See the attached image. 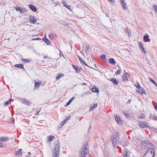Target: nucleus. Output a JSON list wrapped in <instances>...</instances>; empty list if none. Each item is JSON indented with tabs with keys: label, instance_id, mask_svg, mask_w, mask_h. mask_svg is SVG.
Instances as JSON below:
<instances>
[{
	"label": "nucleus",
	"instance_id": "nucleus-1",
	"mask_svg": "<svg viewBox=\"0 0 157 157\" xmlns=\"http://www.w3.org/2000/svg\"><path fill=\"white\" fill-rule=\"evenodd\" d=\"M119 139V134L117 132L113 134L112 138V144L113 146L116 145Z\"/></svg>",
	"mask_w": 157,
	"mask_h": 157
},
{
	"label": "nucleus",
	"instance_id": "nucleus-2",
	"mask_svg": "<svg viewBox=\"0 0 157 157\" xmlns=\"http://www.w3.org/2000/svg\"><path fill=\"white\" fill-rule=\"evenodd\" d=\"M155 152V150L153 148H149L144 155V157H154Z\"/></svg>",
	"mask_w": 157,
	"mask_h": 157
},
{
	"label": "nucleus",
	"instance_id": "nucleus-3",
	"mask_svg": "<svg viewBox=\"0 0 157 157\" xmlns=\"http://www.w3.org/2000/svg\"><path fill=\"white\" fill-rule=\"evenodd\" d=\"M86 147V146H83L82 149L79 152L80 157H86L87 154L88 152L87 149Z\"/></svg>",
	"mask_w": 157,
	"mask_h": 157
},
{
	"label": "nucleus",
	"instance_id": "nucleus-4",
	"mask_svg": "<svg viewBox=\"0 0 157 157\" xmlns=\"http://www.w3.org/2000/svg\"><path fill=\"white\" fill-rule=\"evenodd\" d=\"M59 144H57L55 146L54 152L53 155V157H59Z\"/></svg>",
	"mask_w": 157,
	"mask_h": 157
},
{
	"label": "nucleus",
	"instance_id": "nucleus-5",
	"mask_svg": "<svg viewBox=\"0 0 157 157\" xmlns=\"http://www.w3.org/2000/svg\"><path fill=\"white\" fill-rule=\"evenodd\" d=\"M138 44L139 45V47L142 52L144 53H146L147 52L144 48V44L140 41L139 42Z\"/></svg>",
	"mask_w": 157,
	"mask_h": 157
},
{
	"label": "nucleus",
	"instance_id": "nucleus-6",
	"mask_svg": "<svg viewBox=\"0 0 157 157\" xmlns=\"http://www.w3.org/2000/svg\"><path fill=\"white\" fill-rule=\"evenodd\" d=\"M80 54L82 55L83 56H84V54L83 53V52H82V51L80 52V53L79 54V55H78L79 59L81 63H83L86 65L87 66V65L86 63L84 61L82 60V59L81 58V57L80 56Z\"/></svg>",
	"mask_w": 157,
	"mask_h": 157
},
{
	"label": "nucleus",
	"instance_id": "nucleus-7",
	"mask_svg": "<svg viewBox=\"0 0 157 157\" xmlns=\"http://www.w3.org/2000/svg\"><path fill=\"white\" fill-rule=\"evenodd\" d=\"M139 125H140V126L142 128L147 127H148V125L147 123L145 121L140 122L139 123Z\"/></svg>",
	"mask_w": 157,
	"mask_h": 157
},
{
	"label": "nucleus",
	"instance_id": "nucleus-8",
	"mask_svg": "<svg viewBox=\"0 0 157 157\" xmlns=\"http://www.w3.org/2000/svg\"><path fill=\"white\" fill-rule=\"evenodd\" d=\"M129 74L127 73H125L123 75V80L124 81L127 82L128 81V78L129 76Z\"/></svg>",
	"mask_w": 157,
	"mask_h": 157
},
{
	"label": "nucleus",
	"instance_id": "nucleus-9",
	"mask_svg": "<svg viewBox=\"0 0 157 157\" xmlns=\"http://www.w3.org/2000/svg\"><path fill=\"white\" fill-rule=\"evenodd\" d=\"M29 18L30 21L32 23L34 24L36 22V19L35 17L34 16L32 15H30V16Z\"/></svg>",
	"mask_w": 157,
	"mask_h": 157
},
{
	"label": "nucleus",
	"instance_id": "nucleus-10",
	"mask_svg": "<svg viewBox=\"0 0 157 157\" xmlns=\"http://www.w3.org/2000/svg\"><path fill=\"white\" fill-rule=\"evenodd\" d=\"M144 40V41L145 42H150V39L149 38V35L147 34H146L143 37Z\"/></svg>",
	"mask_w": 157,
	"mask_h": 157
},
{
	"label": "nucleus",
	"instance_id": "nucleus-11",
	"mask_svg": "<svg viewBox=\"0 0 157 157\" xmlns=\"http://www.w3.org/2000/svg\"><path fill=\"white\" fill-rule=\"evenodd\" d=\"M29 7L32 11L34 12H35L37 10V9L36 7L33 5L29 4Z\"/></svg>",
	"mask_w": 157,
	"mask_h": 157
},
{
	"label": "nucleus",
	"instance_id": "nucleus-12",
	"mask_svg": "<svg viewBox=\"0 0 157 157\" xmlns=\"http://www.w3.org/2000/svg\"><path fill=\"white\" fill-rule=\"evenodd\" d=\"M22 103L26 105H29L32 103V102L28 101V99H23Z\"/></svg>",
	"mask_w": 157,
	"mask_h": 157
},
{
	"label": "nucleus",
	"instance_id": "nucleus-13",
	"mask_svg": "<svg viewBox=\"0 0 157 157\" xmlns=\"http://www.w3.org/2000/svg\"><path fill=\"white\" fill-rule=\"evenodd\" d=\"M121 4L122 6L123 7V9L124 10H126L127 9V7L126 4L124 2V0H121Z\"/></svg>",
	"mask_w": 157,
	"mask_h": 157
},
{
	"label": "nucleus",
	"instance_id": "nucleus-14",
	"mask_svg": "<svg viewBox=\"0 0 157 157\" xmlns=\"http://www.w3.org/2000/svg\"><path fill=\"white\" fill-rule=\"evenodd\" d=\"M98 104L97 103H96L94 105H91L89 109L90 111H92L95 108H96Z\"/></svg>",
	"mask_w": 157,
	"mask_h": 157
},
{
	"label": "nucleus",
	"instance_id": "nucleus-15",
	"mask_svg": "<svg viewBox=\"0 0 157 157\" xmlns=\"http://www.w3.org/2000/svg\"><path fill=\"white\" fill-rule=\"evenodd\" d=\"M139 93L143 95V94H146V93L143 88H141V89L139 90L136 91Z\"/></svg>",
	"mask_w": 157,
	"mask_h": 157
},
{
	"label": "nucleus",
	"instance_id": "nucleus-16",
	"mask_svg": "<svg viewBox=\"0 0 157 157\" xmlns=\"http://www.w3.org/2000/svg\"><path fill=\"white\" fill-rule=\"evenodd\" d=\"M73 67L77 73H79L81 71L82 68L81 67H77L74 65H73Z\"/></svg>",
	"mask_w": 157,
	"mask_h": 157
},
{
	"label": "nucleus",
	"instance_id": "nucleus-17",
	"mask_svg": "<svg viewBox=\"0 0 157 157\" xmlns=\"http://www.w3.org/2000/svg\"><path fill=\"white\" fill-rule=\"evenodd\" d=\"M91 90L93 92L98 93L99 92V90L95 86L92 87V88L91 89Z\"/></svg>",
	"mask_w": 157,
	"mask_h": 157
},
{
	"label": "nucleus",
	"instance_id": "nucleus-18",
	"mask_svg": "<svg viewBox=\"0 0 157 157\" xmlns=\"http://www.w3.org/2000/svg\"><path fill=\"white\" fill-rule=\"evenodd\" d=\"M14 67L21 69H24L23 65L21 64H16L14 66Z\"/></svg>",
	"mask_w": 157,
	"mask_h": 157
},
{
	"label": "nucleus",
	"instance_id": "nucleus-19",
	"mask_svg": "<svg viewBox=\"0 0 157 157\" xmlns=\"http://www.w3.org/2000/svg\"><path fill=\"white\" fill-rule=\"evenodd\" d=\"M115 120L119 124H121V121L120 118L117 116L115 117Z\"/></svg>",
	"mask_w": 157,
	"mask_h": 157
},
{
	"label": "nucleus",
	"instance_id": "nucleus-20",
	"mask_svg": "<svg viewBox=\"0 0 157 157\" xmlns=\"http://www.w3.org/2000/svg\"><path fill=\"white\" fill-rule=\"evenodd\" d=\"M9 140V138L7 137H2L0 138V140L2 141H6Z\"/></svg>",
	"mask_w": 157,
	"mask_h": 157
},
{
	"label": "nucleus",
	"instance_id": "nucleus-21",
	"mask_svg": "<svg viewBox=\"0 0 157 157\" xmlns=\"http://www.w3.org/2000/svg\"><path fill=\"white\" fill-rule=\"evenodd\" d=\"M122 155L123 157H128V152L126 151H123Z\"/></svg>",
	"mask_w": 157,
	"mask_h": 157
},
{
	"label": "nucleus",
	"instance_id": "nucleus-22",
	"mask_svg": "<svg viewBox=\"0 0 157 157\" xmlns=\"http://www.w3.org/2000/svg\"><path fill=\"white\" fill-rule=\"evenodd\" d=\"M64 74L60 73L59 74L58 76H56V79L57 80H58L60 79V78L61 77H63L64 76Z\"/></svg>",
	"mask_w": 157,
	"mask_h": 157
},
{
	"label": "nucleus",
	"instance_id": "nucleus-23",
	"mask_svg": "<svg viewBox=\"0 0 157 157\" xmlns=\"http://www.w3.org/2000/svg\"><path fill=\"white\" fill-rule=\"evenodd\" d=\"M109 62L111 64H114L115 63L116 61L113 58H111L109 60Z\"/></svg>",
	"mask_w": 157,
	"mask_h": 157
},
{
	"label": "nucleus",
	"instance_id": "nucleus-24",
	"mask_svg": "<svg viewBox=\"0 0 157 157\" xmlns=\"http://www.w3.org/2000/svg\"><path fill=\"white\" fill-rule=\"evenodd\" d=\"M110 81H112L113 84L117 85L118 84V82L117 81V80L115 79H111L110 80Z\"/></svg>",
	"mask_w": 157,
	"mask_h": 157
},
{
	"label": "nucleus",
	"instance_id": "nucleus-25",
	"mask_svg": "<svg viewBox=\"0 0 157 157\" xmlns=\"http://www.w3.org/2000/svg\"><path fill=\"white\" fill-rule=\"evenodd\" d=\"M69 120V117H68L66 119L64 120V121H62V124H61L62 125L61 127H62L66 123H67Z\"/></svg>",
	"mask_w": 157,
	"mask_h": 157
},
{
	"label": "nucleus",
	"instance_id": "nucleus-26",
	"mask_svg": "<svg viewBox=\"0 0 157 157\" xmlns=\"http://www.w3.org/2000/svg\"><path fill=\"white\" fill-rule=\"evenodd\" d=\"M48 141H52L55 138L52 135H50L49 136H48Z\"/></svg>",
	"mask_w": 157,
	"mask_h": 157
},
{
	"label": "nucleus",
	"instance_id": "nucleus-27",
	"mask_svg": "<svg viewBox=\"0 0 157 157\" xmlns=\"http://www.w3.org/2000/svg\"><path fill=\"white\" fill-rule=\"evenodd\" d=\"M35 88L36 89V88H38L40 86V84L39 83V82H36L35 81Z\"/></svg>",
	"mask_w": 157,
	"mask_h": 157
},
{
	"label": "nucleus",
	"instance_id": "nucleus-28",
	"mask_svg": "<svg viewBox=\"0 0 157 157\" xmlns=\"http://www.w3.org/2000/svg\"><path fill=\"white\" fill-rule=\"evenodd\" d=\"M101 59L103 60L104 61L106 62L107 61V60L106 58V56L104 55H103L101 56Z\"/></svg>",
	"mask_w": 157,
	"mask_h": 157
},
{
	"label": "nucleus",
	"instance_id": "nucleus-29",
	"mask_svg": "<svg viewBox=\"0 0 157 157\" xmlns=\"http://www.w3.org/2000/svg\"><path fill=\"white\" fill-rule=\"evenodd\" d=\"M56 35L54 33H51L49 35V37L50 39H52L53 37L56 36Z\"/></svg>",
	"mask_w": 157,
	"mask_h": 157
},
{
	"label": "nucleus",
	"instance_id": "nucleus-30",
	"mask_svg": "<svg viewBox=\"0 0 157 157\" xmlns=\"http://www.w3.org/2000/svg\"><path fill=\"white\" fill-rule=\"evenodd\" d=\"M21 149H18L17 151H16V154L17 155H20L21 153Z\"/></svg>",
	"mask_w": 157,
	"mask_h": 157
},
{
	"label": "nucleus",
	"instance_id": "nucleus-31",
	"mask_svg": "<svg viewBox=\"0 0 157 157\" xmlns=\"http://www.w3.org/2000/svg\"><path fill=\"white\" fill-rule=\"evenodd\" d=\"M44 42L47 43V44H49V43H50V41H49V40L47 39V38H46V37H45V38H44Z\"/></svg>",
	"mask_w": 157,
	"mask_h": 157
},
{
	"label": "nucleus",
	"instance_id": "nucleus-32",
	"mask_svg": "<svg viewBox=\"0 0 157 157\" xmlns=\"http://www.w3.org/2000/svg\"><path fill=\"white\" fill-rule=\"evenodd\" d=\"M63 3L64 6L69 9V6L67 4L66 2L65 1H63Z\"/></svg>",
	"mask_w": 157,
	"mask_h": 157
},
{
	"label": "nucleus",
	"instance_id": "nucleus-33",
	"mask_svg": "<svg viewBox=\"0 0 157 157\" xmlns=\"http://www.w3.org/2000/svg\"><path fill=\"white\" fill-rule=\"evenodd\" d=\"M21 60L22 61H23L24 62H25H25L28 63V62H30V60L28 59H21Z\"/></svg>",
	"mask_w": 157,
	"mask_h": 157
},
{
	"label": "nucleus",
	"instance_id": "nucleus-34",
	"mask_svg": "<svg viewBox=\"0 0 157 157\" xmlns=\"http://www.w3.org/2000/svg\"><path fill=\"white\" fill-rule=\"evenodd\" d=\"M20 11V13H25L26 11V10L25 9H22L21 8Z\"/></svg>",
	"mask_w": 157,
	"mask_h": 157
},
{
	"label": "nucleus",
	"instance_id": "nucleus-35",
	"mask_svg": "<svg viewBox=\"0 0 157 157\" xmlns=\"http://www.w3.org/2000/svg\"><path fill=\"white\" fill-rule=\"evenodd\" d=\"M10 103L9 100L7 101L6 102H5L4 103L5 106H6Z\"/></svg>",
	"mask_w": 157,
	"mask_h": 157
},
{
	"label": "nucleus",
	"instance_id": "nucleus-36",
	"mask_svg": "<svg viewBox=\"0 0 157 157\" xmlns=\"http://www.w3.org/2000/svg\"><path fill=\"white\" fill-rule=\"evenodd\" d=\"M149 80L152 83L154 84H155L156 82L152 79L149 78Z\"/></svg>",
	"mask_w": 157,
	"mask_h": 157
},
{
	"label": "nucleus",
	"instance_id": "nucleus-37",
	"mask_svg": "<svg viewBox=\"0 0 157 157\" xmlns=\"http://www.w3.org/2000/svg\"><path fill=\"white\" fill-rule=\"evenodd\" d=\"M144 116H145V115H144V114H142L139 117V118L140 119H142L144 117Z\"/></svg>",
	"mask_w": 157,
	"mask_h": 157
},
{
	"label": "nucleus",
	"instance_id": "nucleus-38",
	"mask_svg": "<svg viewBox=\"0 0 157 157\" xmlns=\"http://www.w3.org/2000/svg\"><path fill=\"white\" fill-rule=\"evenodd\" d=\"M154 10L157 13V6L154 5L153 6Z\"/></svg>",
	"mask_w": 157,
	"mask_h": 157
},
{
	"label": "nucleus",
	"instance_id": "nucleus-39",
	"mask_svg": "<svg viewBox=\"0 0 157 157\" xmlns=\"http://www.w3.org/2000/svg\"><path fill=\"white\" fill-rule=\"evenodd\" d=\"M121 73V71L120 70H118L116 72V74L117 75H119Z\"/></svg>",
	"mask_w": 157,
	"mask_h": 157
},
{
	"label": "nucleus",
	"instance_id": "nucleus-40",
	"mask_svg": "<svg viewBox=\"0 0 157 157\" xmlns=\"http://www.w3.org/2000/svg\"><path fill=\"white\" fill-rule=\"evenodd\" d=\"M136 86V88L138 89L140 88L141 87L140 86V85L137 83V85L135 86Z\"/></svg>",
	"mask_w": 157,
	"mask_h": 157
},
{
	"label": "nucleus",
	"instance_id": "nucleus-41",
	"mask_svg": "<svg viewBox=\"0 0 157 157\" xmlns=\"http://www.w3.org/2000/svg\"><path fill=\"white\" fill-rule=\"evenodd\" d=\"M21 8L20 7H16L15 8V9L17 11H20V10H21Z\"/></svg>",
	"mask_w": 157,
	"mask_h": 157
},
{
	"label": "nucleus",
	"instance_id": "nucleus-42",
	"mask_svg": "<svg viewBox=\"0 0 157 157\" xmlns=\"http://www.w3.org/2000/svg\"><path fill=\"white\" fill-rule=\"evenodd\" d=\"M40 39L39 38H33L32 40H39Z\"/></svg>",
	"mask_w": 157,
	"mask_h": 157
},
{
	"label": "nucleus",
	"instance_id": "nucleus-43",
	"mask_svg": "<svg viewBox=\"0 0 157 157\" xmlns=\"http://www.w3.org/2000/svg\"><path fill=\"white\" fill-rule=\"evenodd\" d=\"M40 109H37L36 110V113L35 114V115H37L38 114V113L40 112Z\"/></svg>",
	"mask_w": 157,
	"mask_h": 157
},
{
	"label": "nucleus",
	"instance_id": "nucleus-44",
	"mask_svg": "<svg viewBox=\"0 0 157 157\" xmlns=\"http://www.w3.org/2000/svg\"><path fill=\"white\" fill-rule=\"evenodd\" d=\"M74 98H72L70 100H69V104L71 103V101L74 100Z\"/></svg>",
	"mask_w": 157,
	"mask_h": 157
},
{
	"label": "nucleus",
	"instance_id": "nucleus-45",
	"mask_svg": "<svg viewBox=\"0 0 157 157\" xmlns=\"http://www.w3.org/2000/svg\"><path fill=\"white\" fill-rule=\"evenodd\" d=\"M125 30H126L128 32V34L129 35H130V32H129L128 31V28H126L125 29Z\"/></svg>",
	"mask_w": 157,
	"mask_h": 157
},
{
	"label": "nucleus",
	"instance_id": "nucleus-46",
	"mask_svg": "<svg viewBox=\"0 0 157 157\" xmlns=\"http://www.w3.org/2000/svg\"><path fill=\"white\" fill-rule=\"evenodd\" d=\"M12 121H13V120H12V119L10 118L9 119V122L11 123H12Z\"/></svg>",
	"mask_w": 157,
	"mask_h": 157
},
{
	"label": "nucleus",
	"instance_id": "nucleus-47",
	"mask_svg": "<svg viewBox=\"0 0 157 157\" xmlns=\"http://www.w3.org/2000/svg\"><path fill=\"white\" fill-rule=\"evenodd\" d=\"M8 100L10 103L11 101H13V100L12 99H10Z\"/></svg>",
	"mask_w": 157,
	"mask_h": 157
},
{
	"label": "nucleus",
	"instance_id": "nucleus-48",
	"mask_svg": "<svg viewBox=\"0 0 157 157\" xmlns=\"http://www.w3.org/2000/svg\"><path fill=\"white\" fill-rule=\"evenodd\" d=\"M3 146H4L2 144H1L0 143V147H3Z\"/></svg>",
	"mask_w": 157,
	"mask_h": 157
},
{
	"label": "nucleus",
	"instance_id": "nucleus-49",
	"mask_svg": "<svg viewBox=\"0 0 157 157\" xmlns=\"http://www.w3.org/2000/svg\"><path fill=\"white\" fill-rule=\"evenodd\" d=\"M69 101L68 102H67L66 104V105L65 106H68L69 105Z\"/></svg>",
	"mask_w": 157,
	"mask_h": 157
},
{
	"label": "nucleus",
	"instance_id": "nucleus-50",
	"mask_svg": "<svg viewBox=\"0 0 157 157\" xmlns=\"http://www.w3.org/2000/svg\"><path fill=\"white\" fill-rule=\"evenodd\" d=\"M154 107H155V109L156 110H157V104Z\"/></svg>",
	"mask_w": 157,
	"mask_h": 157
},
{
	"label": "nucleus",
	"instance_id": "nucleus-51",
	"mask_svg": "<svg viewBox=\"0 0 157 157\" xmlns=\"http://www.w3.org/2000/svg\"><path fill=\"white\" fill-rule=\"evenodd\" d=\"M131 100H129L127 102V103H128L129 104H130L131 103Z\"/></svg>",
	"mask_w": 157,
	"mask_h": 157
},
{
	"label": "nucleus",
	"instance_id": "nucleus-52",
	"mask_svg": "<svg viewBox=\"0 0 157 157\" xmlns=\"http://www.w3.org/2000/svg\"><path fill=\"white\" fill-rule=\"evenodd\" d=\"M62 53H62V52H60V56H61V55L62 54V56H63V57H64V56L63 55Z\"/></svg>",
	"mask_w": 157,
	"mask_h": 157
},
{
	"label": "nucleus",
	"instance_id": "nucleus-53",
	"mask_svg": "<svg viewBox=\"0 0 157 157\" xmlns=\"http://www.w3.org/2000/svg\"><path fill=\"white\" fill-rule=\"evenodd\" d=\"M82 85H86V83H82Z\"/></svg>",
	"mask_w": 157,
	"mask_h": 157
},
{
	"label": "nucleus",
	"instance_id": "nucleus-54",
	"mask_svg": "<svg viewBox=\"0 0 157 157\" xmlns=\"http://www.w3.org/2000/svg\"><path fill=\"white\" fill-rule=\"evenodd\" d=\"M87 49L86 50V54H88L89 53V52H87Z\"/></svg>",
	"mask_w": 157,
	"mask_h": 157
},
{
	"label": "nucleus",
	"instance_id": "nucleus-55",
	"mask_svg": "<svg viewBox=\"0 0 157 157\" xmlns=\"http://www.w3.org/2000/svg\"><path fill=\"white\" fill-rule=\"evenodd\" d=\"M28 154L29 155H30L31 154V153L29 152H28Z\"/></svg>",
	"mask_w": 157,
	"mask_h": 157
},
{
	"label": "nucleus",
	"instance_id": "nucleus-56",
	"mask_svg": "<svg viewBox=\"0 0 157 157\" xmlns=\"http://www.w3.org/2000/svg\"><path fill=\"white\" fill-rule=\"evenodd\" d=\"M109 2H112L113 0H108Z\"/></svg>",
	"mask_w": 157,
	"mask_h": 157
},
{
	"label": "nucleus",
	"instance_id": "nucleus-57",
	"mask_svg": "<svg viewBox=\"0 0 157 157\" xmlns=\"http://www.w3.org/2000/svg\"><path fill=\"white\" fill-rule=\"evenodd\" d=\"M154 85H155L156 86H157V84H156V83H155V84H154Z\"/></svg>",
	"mask_w": 157,
	"mask_h": 157
},
{
	"label": "nucleus",
	"instance_id": "nucleus-58",
	"mask_svg": "<svg viewBox=\"0 0 157 157\" xmlns=\"http://www.w3.org/2000/svg\"><path fill=\"white\" fill-rule=\"evenodd\" d=\"M46 56H44V59L45 58H46Z\"/></svg>",
	"mask_w": 157,
	"mask_h": 157
}]
</instances>
